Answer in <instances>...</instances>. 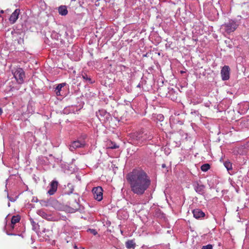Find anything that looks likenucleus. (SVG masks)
Segmentation results:
<instances>
[{
	"label": "nucleus",
	"instance_id": "3",
	"mask_svg": "<svg viewBox=\"0 0 249 249\" xmlns=\"http://www.w3.org/2000/svg\"><path fill=\"white\" fill-rule=\"evenodd\" d=\"M14 76L18 84H22L24 81L25 73L23 70L21 68H18L14 73Z\"/></svg>",
	"mask_w": 249,
	"mask_h": 249
},
{
	"label": "nucleus",
	"instance_id": "7",
	"mask_svg": "<svg viewBox=\"0 0 249 249\" xmlns=\"http://www.w3.org/2000/svg\"><path fill=\"white\" fill-rule=\"evenodd\" d=\"M20 13V10L19 9H16L14 12L10 16L9 20L11 24L15 23L18 18Z\"/></svg>",
	"mask_w": 249,
	"mask_h": 249
},
{
	"label": "nucleus",
	"instance_id": "5",
	"mask_svg": "<svg viewBox=\"0 0 249 249\" xmlns=\"http://www.w3.org/2000/svg\"><path fill=\"white\" fill-rule=\"evenodd\" d=\"M221 75L223 80H227L230 78V68L228 66H224L221 71Z\"/></svg>",
	"mask_w": 249,
	"mask_h": 249
},
{
	"label": "nucleus",
	"instance_id": "4",
	"mask_svg": "<svg viewBox=\"0 0 249 249\" xmlns=\"http://www.w3.org/2000/svg\"><path fill=\"white\" fill-rule=\"evenodd\" d=\"M94 198L98 201L103 199V189L101 187H94L92 190Z\"/></svg>",
	"mask_w": 249,
	"mask_h": 249
},
{
	"label": "nucleus",
	"instance_id": "29",
	"mask_svg": "<svg viewBox=\"0 0 249 249\" xmlns=\"http://www.w3.org/2000/svg\"><path fill=\"white\" fill-rule=\"evenodd\" d=\"M3 12H3V10H1V11H0V13H3Z\"/></svg>",
	"mask_w": 249,
	"mask_h": 249
},
{
	"label": "nucleus",
	"instance_id": "9",
	"mask_svg": "<svg viewBox=\"0 0 249 249\" xmlns=\"http://www.w3.org/2000/svg\"><path fill=\"white\" fill-rule=\"evenodd\" d=\"M194 187L195 191L199 194H203L204 193L205 186L196 182L194 184Z\"/></svg>",
	"mask_w": 249,
	"mask_h": 249
},
{
	"label": "nucleus",
	"instance_id": "22",
	"mask_svg": "<svg viewBox=\"0 0 249 249\" xmlns=\"http://www.w3.org/2000/svg\"><path fill=\"white\" fill-rule=\"evenodd\" d=\"M38 214L40 215L41 216H42L43 218H47V213L44 212V211H41V210H40V211H38Z\"/></svg>",
	"mask_w": 249,
	"mask_h": 249
},
{
	"label": "nucleus",
	"instance_id": "10",
	"mask_svg": "<svg viewBox=\"0 0 249 249\" xmlns=\"http://www.w3.org/2000/svg\"><path fill=\"white\" fill-rule=\"evenodd\" d=\"M58 182L56 181H53L51 183L50 189L48 191L50 195H53L56 191Z\"/></svg>",
	"mask_w": 249,
	"mask_h": 249
},
{
	"label": "nucleus",
	"instance_id": "30",
	"mask_svg": "<svg viewBox=\"0 0 249 249\" xmlns=\"http://www.w3.org/2000/svg\"><path fill=\"white\" fill-rule=\"evenodd\" d=\"M8 206H10V203H8Z\"/></svg>",
	"mask_w": 249,
	"mask_h": 249
},
{
	"label": "nucleus",
	"instance_id": "15",
	"mask_svg": "<svg viewBox=\"0 0 249 249\" xmlns=\"http://www.w3.org/2000/svg\"><path fill=\"white\" fill-rule=\"evenodd\" d=\"M58 12L62 16H65L68 13V10L65 6H60L58 8Z\"/></svg>",
	"mask_w": 249,
	"mask_h": 249
},
{
	"label": "nucleus",
	"instance_id": "28",
	"mask_svg": "<svg viewBox=\"0 0 249 249\" xmlns=\"http://www.w3.org/2000/svg\"><path fill=\"white\" fill-rule=\"evenodd\" d=\"M2 113V109L0 107V115H1Z\"/></svg>",
	"mask_w": 249,
	"mask_h": 249
},
{
	"label": "nucleus",
	"instance_id": "23",
	"mask_svg": "<svg viewBox=\"0 0 249 249\" xmlns=\"http://www.w3.org/2000/svg\"><path fill=\"white\" fill-rule=\"evenodd\" d=\"M213 246L211 244L204 246L202 247L201 249H213Z\"/></svg>",
	"mask_w": 249,
	"mask_h": 249
},
{
	"label": "nucleus",
	"instance_id": "8",
	"mask_svg": "<svg viewBox=\"0 0 249 249\" xmlns=\"http://www.w3.org/2000/svg\"><path fill=\"white\" fill-rule=\"evenodd\" d=\"M96 116L99 120H103L102 118L108 120L110 118V115L105 110H99L98 112H96Z\"/></svg>",
	"mask_w": 249,
	"mask_h": 249
},
{
	"label": "nucleus",
	"instance_id": "6",
	"mask_svg": "<svg viewBox=\"0 0 249 249\" xmlns=\"http://www.w3.org/2000/svg\"><path fill=\"white\" fill-rule=\"evenodd\" d=\"M85 145L84 142H80L79 141H74L70 145V149L72 151L76 148L83 147Z\"/></svg>",
	"mask_w": 249,
	"mask_h": 249
},
{
	"label": "nucleus",
	"instance_id": "12",
	"mask_svg": "<svg viewBox=\"0 0 249 249\" xmlns=\"http://www.w3.org/2000/svg\"><path fill=\"white\" fill-rule=\"evenodd\" d=\"M143 130H142L140 132L135 133L133 137L136 140L143 141Z\"/></svg>",
	"mask_w": 249,
	"mask_h": 249
},
{
	"label": "nucleus",
	"instance_id": "18",
	"mask_svg": "<svg viewBox=\"0 0 249 249\" xmlns=\"http://www.w3.org/2000/svg\"><path fill=\"white\" fill-rule=\"evenodd\" d=\"M210 167V166L209 164H203L201 167V169L202 170V171H204V172H206L208 170V169H209Z\"/></svg>",
	"mask_w": 249,
	"mask_h": 249
},
{
	"label": "nucleus",
	"instance_id": "16",
	"mask_svg": "<svg viewBox=\"0 0 249 249\" xmlns=\"http://www.w3.org/2000/svg\"><path fill=\"white\" fill-rule=\"evenodd\" d=\"M126 247L128 249H134L136 244L133 240H128L125 243Z\"/></svg>",
	"mask_w": 249,
	"mask_h": 249
},
{
	"label": "nucleus",
	"instance_id": "19",
	"mask_svg": "<svg viewBox=\"0 0 249 249\" xmlns=\"http://www.w3.org/2000/svg\"><path fill=\"white\" fill-rule=\"evenodd\" d=\"M82 78L85 81V82H89V83H92V81L90 77H89L88 75L86 74H82Z\"/></svg>",
	"mask_w": 249,
	"mask_h": 249
},
{
	"label": "nucleus",
	"instance_id": "20",
	"mask_svg": "<svg viewBox=\"0 0 249 249\" xmlns=\"http://www.w3.org/2000/svg\"><path fill=\"white\" fill-rule=\"evenodd\" d=\"M224 164L228 171L232 169L231 163L230 161H226L224 162Z\"/></svg>",
	"mask_w": 249,
	"mask_h": 249
},
{
	"label": "nucleus",
	"instance_id": "27",
	"mask_svg": "<svg viewBox=\"0 0 249 249\" xmlns=\"http://www.w3.org/2000/svg\"><path fill=\"white\" fill-rule=\"evenodd\" d=\"M161 167L163 168H165L166 167V164H164V163L162 164V165H161Z\"/></svg>",
	"mask_w": 249,
	"mask_h": 249
},
{
	"label": "nucleus",
	"instance_id": "11",
	"mask_svg": "<svg viewBox=\"0 0 249 249\" xmlns=\"http://www.w3.org/2000/svg\"><path fill=\"white\" fill-rule=\"evenodd\" d=\"M194 216L196 218H200L205 216V213L200 209H196L193 211Z\"/></svg>",
	"mask_w": 249,
	"mask_h": 249
},
{
	"label": "nucleus",
	"instance_id": "2",
	"mask_svg": "<svg viewBox=\"0 0 249 249\" xmlns=\"http://www.w3.org/2000/svg\"><path fill=\"white\" fill-rule=\"evenodd\" d=\"M237 27V24L232 20L229 21V22L225 23L221 26V29L229 34L234 31Z\"/></svg>",
	"mask_w": 249,
	"mask_h": 249
},
{
	"label": "nucleus",
	"instance_id": "14",
	"mask_svg": "<svg viewBox=\"0 0 249 249\" xmlns=\"http://www.w3.org/2000/svg\"><path fill=\"white\" fill-rule=\"evenodd\" d=\"M66 85L65 83H62L58 84L56 87L55 89V92L57 96L61 95V90L62 88Z\"/></svg>",
	"mask_w": 249,
	"mask_h": 249
},
{
	"label": "nucleus",
	"instance_id": "13",
	"mask_svg": "<svg viewBox=\"0 0 249 249\" xmlns=\"http://www.w3.org/2000/svg\"><path fill=\"white\" fill-rule=\"evenodd\" d=\"M143 141L152 139L153 137L148 131L143 130Z\"/></svg>",
	"mask_w": 249,
	"mask_h": 249
},
{
	"label": "nucleus",
	"instance_id": "21",
	"mask_svg": "<svg viewBox=\"0 0 249 249\" xmlns=\"http://www.w3.org/2000/svg\"><path fill=\"white\" fill-rule=\"evenodd\" d=\"M73 198L75 200V203L76 205V206H74L75 207V210H78L79 209V202L77 201L76 198H78V200L79 201V197L77 195H74Z\"/></svg>",
	"mask_w": 249,
	"mask_h": 249
},
{
	"label": "nucleus",
	"instance_id": "26",
	"mask_svg": "<svg viewBox=\"0 0 249 249\" xmlns=\"http://www.w3.org/2000/svg\"><path fill=\"white\" fill-rule=\"evenodd\" d=\"M158 117H159V119L161 121H163V118H164L163 115H159L158 116Z\"/></svg>",
	"mask_w": 249,
	"mask_h": 249
},
{
	"label": "nucleus",
	"instance_id": "25",
	"mask_svg": "<svg viewBox=\"0 0 249 249\" xmlns=\"http://www.w3.org/2000/svg\"><path fill=\"white\" fill-rule=\"evenodd\" d=\"M89 231L91 233L93 234L94 235H95L97 234V232L95 230L89 229Z\"/></svg>",
	"mask_w": 249,
	"mask_h": 249
},
{
	"label": "nucleus",
	"instance_id": "17",
	"mask_svg": "<svg viewBox=\"0 0 249 249\" xmlns=\"http://www.w3.org/2000/svg\"><path fill=\"white\" fill-rule=\"evenodd\" d=\"M20 219V217L18 215L13 216L11 219V224L12 225V228H14V225L19 221Z\"/></svg>",
	"mask_w": 249,
	"mask_h": 249
},
{
	"label": "nucleus",
	"instance_id": "24",
	"mask_svg": "<svg viewBox=\"0 0 249 249\" xmlns=\"http://www.w3.org/2000/svg\"><path fill=\"white\" fill-rule=\"evenodd\" d=\"M119 146L115 143H111V145L109 146V148L111 149H116L118 148Z\"/></svg>",
	"mask_w": 249,
	"mask_h": 249
},
{
	"label": "nucleus",
	"instance_id": "1",
	"mask_svg": "<svg viewBox=\"0 0 249 249\" xmlns=\"http://www.w3.org/2000/svg\"><path fill=\"white\" fill-rule=\"evenodd\" d=\"M131 191L138 196H142L151 185V180L147 174L141 169H134L126 177Z\"/></svg>",
	"mask_w": 249,
	"mask_h": 249
}]
</instances>
